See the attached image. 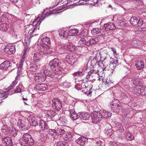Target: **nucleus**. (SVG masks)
<instances>
[{"label": "nucleus", "mask_w": 146, "mask_h": 146, "mask_svg": "<svg viewBox=\"0 0 146 146\" xmlns=\"http://www.w3.org/2000/svg\"><path fill=\"white\" fill-rule=\"evenodd\" d=\"M61 61L58 58H56L52 60L49 63V66L52 70H44L43 72L44 77L46 78L48 77L57 78V74L53 71H58L61 68Z\"/></svg>", "instance_id": "f257e3e1"}, {"label": "nucleus", "mask_w": 146, "mask_h": 146, "mask_svg": "<svg viewBox=\"0 0 146 146\" xmlns=\"http://www.w3.org/2000/svg\"><path fill=\"white\" fill-rule=\"evenodd\" d=\"M40 17H38L36 19H35L33 22V25L35 26L34 29H31L29 31L27 35L25 36V44L26 45L27 47L29 46L31 40L30 39L34 36H35L38 34L35 33L37 29H38L39 26L41 22L40 21Z\"/></svg>", "instance_id": "f03ea898"}, {"label": "nucleus", "mask_w": 146, "mask_h": 146, "mask_svg": "<svg viewBox=\"0 0 146 146\" xmlns=\"http://www.w3.org/2000/svg\"><path fill=\"white\" fill-rule=\"evenodd\" d=\"M20 142L22 146H32L34 143L33 138L30 135L27 133L23 135Z\"/></svg>", "instance_id": "7ed1b4c3"}, {"label": "nucleus", "mask_w": 146, "mask_h": 146, "mask_svg": "<svg viewBox=\"0 0 146 146\" xmlns=\"http://www.w3.org/2000/svg\"><path fill=\"white\" fill-rule=\"evenodd\" d=\"M100 55H101V59L104 58V61L108 59V58L107 56L108 54L105 52H100L99 54H95L93 60L91 62V66H92L93 67L96 66L95 65H96L98 61Z\"/></svg>", "instance_id": "20e7f679"}, {"label": "nucleus", "mask_w": 146, "mask_h": 146, "mask_svg": "<svg viewBox=\"0 0 146 146\" xmlns=\"http://www.w3.org/2000/svg\"><path fill=\"white\" fill-rule=\"evenodd\" d=\"M92 122L94 123L100 122L103 118L102 113L99 111H94L91 114Z\"/></svg>", "instance_id": "39448f33"}, {"label": "nucleus", "mask_w": 146, "mask_h": 146, "mask_svg": "<svg viewBox=\"0 0 146 146\" xmlns=\"http://www.w3.org/2000/svg\"><path fill=\"white\" fill-rule=\"evenodd\" d=\"M119 100L114 99L113 102H111L109 106L110 110L113 111L115 112H119L120 111L121 107L119 104H116L119 102Z\"/></svg>", "instance_id": "423d86ee"}, {"label": "nucleus", "mask_w": 146, "mask_h": 146, "mask_svg": "<svg viewBox=\"0 0 146 146\" xmlns=\"http://www.w3.org/2000/svg\"><path fill=\"white\" fill-rule=\"evenodd\" d=\"M53 108L55 109L57 111H60L62 108V102L59 98H55L52 100Z\"/></svg>", "instance_id": "0eeeda50"}, {"label": "nucleus", "mask_w": 146, "mask_h": 146, "mask_svg": "<svg viewBox=\"0 0 146 146\" xmlns=\"http://www.w3.org/2000/svg\"><path fill=\"white\" fill-rule=\"evenodd\" d=\"M12 64L8 60H5L0 65V69L3 71H9L12 68Z\"/></svg>", "instance_id": "6e6552de"}, {"label": "nucleus", "mask_w": 146, "mask_h": 146, "mask_svg": "<svg viewBox=\"0 0 146 146\" xmlns=\"http://www.w3.org/2000/svg\"><path fill=\"white\" fill-rule=\"evenodd\" d=\"M131 24L133 26L136 27L141 26L143 24L142 20L141 19L139 20L136 17H132L130 21Z\"/></svg>", "instance_id": "1a4fd4ad"}, {"label": "nucleus", "mask_w": 146, "mask_h": 146, "mask_svg": "<svg viewBox=\"0 0 146 146\" xmlns=\"http://www.w3.org/2000/svg\"><path fill=\"white\" fill-rule=\"evenodd\" d=\"M48 89V86L45 84H36L34 88V90L36 91H44Z\"/></svg>", "instance_id": "9d476101"}, {"label": "nucleus", "mask_w": 146, "mask_h": 146, "mask_svg": "<svg viewBox=\"0 0 146 146\" xmlns=\"http://www.w3.org/2000/svg\"><path fill=\"white\" fill-rule=\"evenodd\" d=\"M99 71L98 68L96 66L93 67V69L88 73L86 76V78H89L91 77H92L95 75H99Z\"/></svg>", "instance_id": "9b49d317"}, {"label": "nucleus", "mask_w": 146, "mask_h": 146, "mask_svg": "<svg viewBox=\"0 0 146 146\" xmlns=\"http://www.w3.org/2000/svg\"><path fill=\"white\" fill-rule=\"evenodd\" d=\"M117 62V60L113 62H109L108 64H107L106 66L103 69V70L110 71L111 73H113L116 67L114 66L113 64H116Z\"/></svg>", "instance_id": "f8f14e48"}, {"label": "nucleus", "mask_w": 146, "mask_h": 146, "mask_svg": "<svg viewBox=\"0 0 146 146\" xmlns=\"http://www.w3.org/2000/svg\"><path fill=\"white\" fill-rule=\"evenodd\" d=\"M115 28L113 23L110 22L105 24L102 27L103 30L106 31H112Z\"/></svg>", "instance_id": "ddd939ff"}, {"label": "nucleus", "mask_w": 146, "mask_h": 146, "mask_svg": "<svg viewBox=\"0 0 146 146\" xmlns=\"http://www.w3.org/2000/svg\"><path fill=\"white\" fill-rule=\"evenodd\" d=\"M60 9H53L52 10V11H49L48 12H47V13H46L45 14H44V12L46 11L45 9L44 10V11L42 12V13L41 14V19H42V20H43L44 18V17H46L48 16L49 15H51L53 14H54L56 13H58V10H60Z\"/></svg>", "instance_id": "4468645a"}, {"label": "nucleus", "mask_w": 146, "mask_h": 146, "mask_svg": "<svg viewBox=\"0 0 146 146\" xmlns=\"http://www.w3.org/2000/svg\"><path fill=\"white\" fill-rule=\"evenodd\" d=\"M50 46L46 47L43 45H40L38 48V50L45 55L50 54L51 53V50L50 48Z\"/></svg>", "instance_id": "2eb2a0df"}, {"label": "nucleus", "mask_w": 146, "mask_h": 146, "mask_svg": "<svg viewBox=\"0 0 146 146\" xmlns=\"http://www.w3.org/2000/svg\"><path fill=\"white\" fill-rule=\"evenodd\" d=\"M106 128L105 129L104 132L108 137H110L113 133V131L112 129L111 125L108 123L106 124Z\"/></svg>", "instance_id": "dca6fc26"}, {"label": "nucleus", "mask_w": 146, "mask_h": 146, "mask_svg": "<svg viewBox=\"0 0 146 146\" xmlns=\"http://www.w3.org/2000/svg\"><path fill=\"white\" fill-rule=\"evenodd\" d=\"M90 116V114L86 112H82L78 113V117L84 120H88Z\"/></svg>", "instance_id": "f3484780"}, {"label": "nucleus", "mask_w": 146, "mask_h": 146, "mask_svg": "<svg viewBox=\"0 0 146 146\" xmlns=\"http://www.w3.org/2000/svg\"><path fill=\"white\" fill-rule=\"evenodd\" d=\"M41 41L42 42L40 45L46 46V47L50 46V40L49 38L47 36H44L41 39Z\"/></svg>", "instance_id": "a211bd4d"}, {"label": "nucleus", "mask_w": 146, "mask_h": 146, "mask_svg": "<svg viewBox=\"0 0 146 146\" xmlns=\"http://www.w3.org/2000/svg\"><path fill=\"white\" fill-rule=\"evenodd\" d=\"M34 76L36 81L41 82L44 81L46 79L45 77L42 76L40 74L35 73Z\"/></svg>", "instance_id": "6ab92c4d"}, {"label": "nucleus", "mask_w": 146, "mask_h": 146, "mask_svg": "<svg viewBox=\"0 0 146 146\" xmlns=\"http://www.w3.org/2000/svg\"><path fill=\"white\" fill-rule=\"evenodd\" d=\"M17 125L21 130L25 131L27 130V128L25 126L26 123L23 120L19 119L17 122Z\"/></svg>", "instance_id": "aec40b11"}, {"label": "nucleus", "mask_w": 146, "mask_h": 146, "mask_svg": "<svg viewBox=\"0 0 146 146\" xmlns=\"http://www.w3.org/2000/svg\"><path fill=\"white\" fill-rule=\"evenodd\" d=\"M2 142L6 146H12L13 145L11 138L8 137L3 138Z\"/></svg>", "instance_id": "412c9836"}, {"label": "nucleus", "mask_w": 146, "mask_h": 146, "mask_svg": "<svg viewBox=\"0 0 146 146\" xmlns=\"http://www.w3.org/2000/svg\"><path fill=\"white\" fill-rule=\"evenodd\" d=\"M100 41V38L98 37H94L89 39L87 42V46L95 45Z\"/></svg>", "instance_id": "4be33fe9"}, {"label": "nucleus", "mask_w": 146, "mask_h": 146, "mask_svg": "<svg viewBox=\"0 0 146 146\" xmlns=\"http://www.w3.org/2000/svg\"><path fill=\"white\" fill-rule=\"evenodd\" d=\"M4 52L9 54H14L15 51V47L13 46H6L4 48Z\"/></svg>", "instance_id": "5701e85b"}, {"label": "nucleus", "mask_w": 146, "mask_h": 146, "mask_svg": "<svg viewBox=\"0 0 146 146\" xmlns=\"http://www.w3.org/2000/svg\"><path fill=\"white\" fill-rule=\"evenodd\" d=\"M88 141V139L86 137L81 136L79 137L76 141V143L80 145L84 146L85 143Z\"/></svg>", "instance_id": "b1692460"}, {"label": "nucleus", "mask_w": 146, "mask_h": 146, "mask_svg": "<svg viewBox=\"0 0 146 146\" xmlns=\"http://www.w3.org/2000/svg\"><path fill=\"white\" fill-rule=\"evenodd\" d=\"M28 120L32 126L36 127L38 125V122L36 118L33 116H30L28 118Z\"/></svg>", "instance_id": "393cba45"}, {"label": "nucleus", "mask_w": 146, "mask_h": 146, "mask_svg": "<svg viewBox=\"0 0 146 146\" xmlns=\"http://www.w3.org/2000/svg\"><path fill=\"white\" fill-rule=\"evenodd\" d=\"M39 126L41 128V130H45L48 129V128L47 123L45 121L43 120H40V121L39 123Z\"/></svg>", "instance_id": "a878e982"}, {"label": "nucleus", "mask_w": 146, "mask_h": 146, "mask_svg": "<svg viewBox=\"0 0 146 146\" xmlns=\"http://www.w3.org/2000/svg\"><path fill=\"white\" fill-rule=\"evenodd\" d=\"M48 132L54 139H58L59 136L57 135L56 130L55 129H49L48 130Z\"/></svg>", "instance_id": "bb28decb"}, {"label": "nucleus", "mask_w": 146, "mask_h": 146, "mask_svg": "<svg viewBox=\"0 0 146 146\" xmlns=\"http://www.w3.org/2000/svg\"><path fill=\"white\" fill-rule=\"evenodd\" d=\"M70 116L73 120H75L78 118V115L75 113L74 109H70L69 110Z\"/></svg>", "instance_id": "cd10ccee"}, {"label": "nucleus", "mask_w": 146, "mask_h": 146, "mask_svg": "<svg viewBox=\"0 0 146 146\" xmlns=\"http://www.w3.org/2000/svg\"><path fill=\"white\" fill-rule=\"evenodd\" d=\"M42 56L38 52L35 53L33 56V60L35 62H38L42 59Z\"/></svg>", "instance_id": "c85d7f7f"}, {"label": "nucleus", "mask_w": 146, "mask_h": 146, "mask_svg": "<svg viewBox=\"0 0 146 146\" xmlns=\"http://www.w3.org/2000/svg\"><path fill=\"white\" fill-rule=\"evenodd\" d=\"M8 23H0V29L3 31H6L9 28Z\"/></svg>", "instance_id": "c756f323"}, {"label": "nucleus", "mask_w": 146, "mask_h": 146, "mask_svg": "<svg viewBox=\"0 0 146 146\" xmlns=\"http://www.w3.org/2000/svg\"><path fill=\"white\" fill-rule=\"evenodd\" d=\"M60 37L62 38H66L68 36V33L66 31L62 30L59 33Z\"/></svg>", "instance_id": "7c9ffc66"}, {"label": "nucleus", "mask_w": 146, "mask_h": 146, "mask_svg": "<svg viewBox=\"0 0 146 146\" xmlns=\"http://www.w3.org/2000/svg\"><path fill=\"white\" fill-rule=\"evenodd\" d=\"M67 49L70 51L72 52L74 51L75 49V46L71 42H68L66 44Z\"/></svg>", "instance_id": "2f4dec72"}, {"label": "nucleus", "mask_w": 146, "mask_h": 146, "mask_svg": "<svg viewBox=\"0 0 146 146\" xmlns=\"http://www.w3.org/2000/svg\"><path fill=\"white\" fill-rule=\"evenodd\" d=\"M78 32V29H71L69 31L68 35L70 36H75L77 34Z\"/></svg>", "instance_id": "473e14b6"}, {"label": "nucleus", "mask_w": 146, "mask_h": 146, "mask_svg": "<svg viewBox=\"0 0 146 146\" xmlns=\"http://www.w3.org/2000/svg\"><path fill=\"white\" fill-rule=\"evenodd\" d=\"M87 41H86V39L84 38H81L79 40L78 43L79 44L80 46L81 47H85V46H87Z\"/></svg>", "instance_id": "72a5a7b5"}, {"label": "nucleus", "mask_w": 146, "mask_h": 146, "mask_svg": "<svg viewBox=\"0 0 146 146\" xmlns=\"http://www.w3.org/2000/svg\"><path fill=\"white\" fill-rule=\"evenodd\" d=\"M8 129V127H7L6 125L3 124L2 125V128L1 129V132L5 135L8 134L9 131Z\"/></svg>", "instance_id": "f704fd0d"}, {"label": "nucleus", "mask_w": 146, "mask_h": 146, "mask_svg": "<svg viewBox=\"0 0 146 146\" xmlns=\"http://www.w3.org/2000/svg\"><path fill=\"white\" fill-rule=\"evenodd\" d=\"M138 70H141L144 68V62L143 61H140L137 62L135 65Z\"/></svg>", "instance_id": "c9c22d12"}, {"label": "nucleus", "mask_w": 146, "mask_h": 146, "mask_svg": "<svg viewBox=\"0 0 146 146\" xmlns=\"http://www.w3.org/2000/svg\"><path fill=\"white\" fill-rule=\"evenodd\" d=\"M102 114L103 117L104 118H105L106 119H108L111 116V113L106 110H104Z\"/></svg>", "instance_id": "e433bc0d"}, {"label": "nucleus", "mask_w": 146, "mask_h": 146, "mask_svg": "<svg viewBox=\"0 0 146 146\" xmlns=\"http://www.w3.org/2000/svg\"><path fill=\"white\" fill-rule=\"evenodd\" d=\"M28 68L29 70L31 71L35 72L37 70V66L35 64H30L29 66H28Z\"/></svg>", "instance_id": "4c0bfd02"}, {"label": "nucleus", "mask_w": 146, "mask_h": 146, "mask_svg": "<svg viewBox=\"0 0 146 146\" xmlns=\"http://www.w3.org/2000/svg\"><path fill=\"white\" fill-rule=\"evenodd\" d=\"M126 138L129 141H132L134 139V136L130 132H127L125 134Z\"/></svg>", "instance_id": "58836bf2"}, {"label": "nucleus", "mask_w": 146, "mask_h": 146, "mask_svg": "<svg viewBox=\"0 0 146 146\" xmlns=\"http://www.w3.org/2000/svg\"><path fill=\"white\" fill-rule=\"evenodd\" d=\"M73 136V135L70 132H69L64 136L63 139L65 140L69 141L70 140Z\"/></svg>", "instance_id": "ea45409f"}, {"label": "nucleus", "mask_w": 146, "mask_h": 146, "mask_svg": "<svg viewBox=\"0 0 146 146\" xmlns=\"http://www.w3.org/2000/svg\"><path fill=\"white\" fill-rule=\"evenodd\" d=\"M57 135H62L66 133L65 131L63 128H58L56 130Z\"/></svg>", "instance_id": "a19ab883"}, {"label": "nucleus", "mask_w": 146, "mask_h": 146, "mask_svg": "<svg viewBox=\"0 0 146 146\" xmlns=\"http://www.w3.org/2000/svg\"><path fill=\"white\" fill-rule=\"evenodd\" d=\"M92 82L88 80H86V82L85 83V86L86 88H88L90 90L92 88V85L91 83Z\"/></svg>", "instance_id": "79ce46f5"}, {"label": "nucleus", "mask_w": 146, "mask_h": 146, "mask_svg": "<svg viewBox=\"0 0 146 146\" xmlns=\"http://www.w3.org/2000/svg\"><path fill=\"white\" fill-rule=\"evenodd\" d=\"M1 23H9V19L7 17H6L4 15H2L1 17Z\"/></svg>", "instance_id": "37998d69"}, {"label": "nucleus", "mask_w": 146, "mask_h": 146, "mask_svg": "<svg viewBox=\"0 0 146 146\" xmlns=\"http://www.w3.org/2000/svg\"><path fill=\"white\" fill-rule=\"evenodd\" d=\"M101 32V29L99 28H94L91 31L92 33L94 35L99 34Z\"/></svg>", "instance_id": "c03bdc74"}, {"label": "nucleus", "mask_w": 146, "mask_h": 146, "mask_svg": "<svg viewBox=\"0 0 146 146\" xmlns=\"http://www.w3.org/2000/svg\"><path fill=\"white\" fill-rule=\"evenodd\" d=\"M84 74V73L82 72V71L78 70L72 74V75L73 76H83Z\"/></svg>", "instance_id": "a18cd8bd"}, {"label": "nucleus", "mask_w": 146, "mask_h": 146, "mask_svg": "<svg viewBox=\"0 0 146 146\" xmlns=\"http://www.w3.org/2000/svg\"><path fill=\"white\" fill-rule=\"evenodd\" d=\"M12 115V113L11 111L7 112L5 115L4 117H3L1 119L2 121L4 120V119L11 118Z\"/></svg>", "instance_id": "49530a36"}, {"label": "nucleus", "mask_w": 146, "mask_h": 146, "mask_svg": "<svg viewBox=\"0 0 146 146\" xmlns=\"http://www.w3.org/2000/svg\"><path fill=\"white\" fill-rule=\"evenodd\" d=\"M18 131L15 128H13L10 133L11 136L12 137H15L17 134Z\"/></svg>", "instance_id": "de8ad7c7"}, {"label": "nucleus", "mask_w": 146, "mask_h": 146, "mask_svg": "<svg viewBox=\"0 0 146 146\" xmlns=\"http://www.w3.org/2000/svg\"><path fill=\"white\" fill-rule=\"evenodd\" d=\"M135 92V94L138 96L141 95V87H137L134 89Z\"/></svg>", "instance_id": "09e8293b"}, {"label": "nucleus", "mask_w": 146, "mask_h": 146, "mask_svg": "<svg viewBox=\"0 0 146 146\" xmlns=\"http://www.w3.org/2000/svg\"><path fill=\"white\" fill-rule=\"evenodd\" d=\"M57 146H68V143L65 141H58L57 143Z\"/></svg>", "instance_id": "8fccbe9b"}, {"label": "nucleus", "mask_w": 146, "mask_h": 146, "mask_svg": "<svg viewBox=\"0 0 146 146\" xmlns=\"http://www.w3.org/2000/svg\"><path fill=\"white\" fill-rule=\"evenodd\" d=\"M48 115L50 117H53L56 114L55 111L52 110H49L47 112Z\"/></svg>", "instance_id": "3c124183"}, {"label": "nucleus", "mask_w": 146, "mask_h": 146, "mask_svg": "<svg viewBox=\"0 0 146 146\" xmlns=\"http://www.w3.org/2000/svg\"><path fill=\"white\" fill-rule=\"evenodd\" d=\"M131 81L132 82V83H133L135 86H140L139 84V82L138 79L134 78Z\"/></svg>", "instance_id": "603ef678"}, {"label": "nucleus", "mask_w": 146, "mask_h": 146, "mask_svg": "<svg viewBox=\"0 0 146 146\" xmlns=\"http://www.w3.org/2000/svg\"><path fill=\"white\" fill-rule=\"evenodd\" d=\"M141 95L142 96L146 95V87L144 86L141 87Z\"/></svg>", "instance_id": "864d4df0"}, {"label": "nucleus", "mask_w": 146, "mask_h": 146, "mask_svg": "<svg viewBox=\"0 0 146 146\" xmlns=\"http://www.w3.org/2000/svg\"><path fill=\"white\" fill-rule=\"evenodd\" d=\"M134 46L137 47L141 44V42L139 41H135L133 42Z\"/></svg>", "instance_id": "5fc2aeb1"}, {"label": "nucleus", "mask_w": 146, "mask_h": 146, "mask_svg": "<svg viewBox=\"0 0 146 146\" xmlns=\"http://www.w3.org/2000/svg\"><path fill=\"white\" fill-rule=\"evenodd\" d=\"M117 23L118 25L121 27L125 26L126 25L124 21L121 20H118Z\"/></svg>", "instance_id": "6e6d98bb"}, {"label": "nucleus", "mask_w": 146, "mask_h": 146, "mask_svg": "<svg viewBox=\"0 0 146 146\" xmlns=\"http://www.w3.org/2000/svg\"><path fill=\"white\" fill-rule=\"evenodd\" d=\"M20 69L19 68H18V70L17 72V76L16 77L15 80H19L20 78V76L21 74V72L19 70Z\"/></svg>", "instance_id": "4d7b16f0"}, {"label": "nucleus", "mask_w": 146, "mask_h": 146, "mask_svg": "<svg viewBox=\"0 0 146 146\" xmlns=\"http://www.w3.org/2000/svg\"><path fill=\"white\" fill-rule=\"evenodd\" d=\"M69 56H67L65 59L66 61L67 62H68V63L69 64H72V61H70V60L69 59Z\"/></svg>", "instance_id": "13d9d810"}, {"label": "nucleus", "mask_w": 146, "mask_h": 146, "mask_svg": "<svg viewBox=\"0 0 146 146\" xmlns=\"http://www.w3.org/2000/svg\"><path fill=\"white\" fill-rule=\"evenodd\" d=\"M89 90L85 92L86 94L88 96H91L92 92L91 91V90H90L89 89Z\"/></svg>", "instance_id": "bf43d9fd"}, {"label": "nucleus", "mask_w": 146, "mask_h": 146, "mask_svg": "<svg viewBox=\"0 0 146 146\" xmlns=\"http://www.w3.org/2000/svg\"><path fill=\"white\" fill-rule=\"evenodd\" d=\"M24 61H25L23 60V59H21L19 64L20 70L21 69V68L23 66V62Z\"/></svg>", "instance_id": "052dcab7"}, {"label": "nucleus", "mask_w": 146, "mask_h": 146, "mask_svg": "<svg viewBox=\"0 0 146 146\" xmlns=\"http://www.w3.org/2000/svg\"><path fill=\"white\" fill-rule=\"evenodd\" d=\"M21 88L18 86H17V89L15 90L14 92L16 93H20L21 92Z\"/></svg>", "instance_id": "680f3d73"}, {"label": "nucleus", "mask_w": 146, "mask_h": 146, "mask_svg": "<svg viewBox=\"0 0 146 146\" xmlns=\"http://www.w3.org/2000/svg\"><path fill=\"white\" fill-rule=\"evenodd\" d=\"M17 82L18 81L17 80H15L12 82L11 85L14 88V87L16 85Z\"/></svg>", "instance_id": "e2e57ef3"}, {"label": "nucleus", "mask_w": 146, "mask_h": 146, "mask_svg": "<svg viewBox=\"0 0 146 146\" xmlns=\"http://www.w3.org/2000/svg\"><path fill=\"white\" fill-rule=\"evenodd\" d=\"M25 48L24 49V51L23 52V55H25L26 52L28 48V47H27V46H26V45H25Z\"/></svg>", "instance_id": "0e129e2a"}, {"label": "nucleus", "mask_w": 146, "mask_h": 146, "mask_svg": "<svg viewBox=\"0 0 146 146\" xmlns=\"http://www.w3.org/2000/svg\"><path fill=\"white\" fill-rule=\"evenodd\" d=\"M14 88V87H13L11 85L8 88V90H12Z\"/></svg>", "instance_id": "69168bd1"}, {"label": "nucleus", "mask_w": 146, "mask_h": 146, "mask_svg": "<svg viewBox=\"0 0 146 146\" xmlns=\"http://www.w3.org/2000/svg\"><path fill=\"white\" fill-rule=\"evenodd\" d=\"M11 2L13 3H16L18 2V0H10Z\"/></svg>", "instance_id": "338daca9"}, {"label": "nucleus", "mask_w": 146, "mask_h": 146, "mask_svg": "<svg viewBox=\"0 0 146 146\" xmlns=\"http://www.w3.org/2000/svg\"><path fill=\"white\" fill-rule=\"evenodd\" d=\"M111 49L112 50V51L113 52V53L114 54L116 53V51L115 49L112 47L111 48Z\"/></svg>", "instance_id": "774afa93"}]
</instances>
